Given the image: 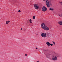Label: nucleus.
<instances>
[{"label":"nucleus","mask_w":62,"mask_h":62,"mask_svg":"<svg viewBox=\"0 0 62 62\" xmlns=\"http://www.w3.org/2000/svg\"><path fill=\"white\" fill-rule=\"evenodd\" d=\"M25 56H27V55L26 54H25Z\"/></svg>","instance_id":"18"},{"label":"nucleus","mask_w":62,"mask_h":62,"mask_svg":"<svg viewBox=\"0 0 62 62\" xmlns=\"http://www.w3.org/2000/svg\"><path fill=\"white\" fill-rule=\"evenodd\" d=\"M47 46H50V43L49 42H48V43H47Z\"/></svg>","instance_id":"10"},{"label":"nucleus","mask_w":62,"mask_h":62,"mask_svg":"<svg viewBox=\"0 0 62 62\" xmlns=\"http://www.w3.org/2000/svg\"><path fill=\"white\" fill-rule=\"evenodd\" d=\"M47 34L45 33H42L41 34V36L42 38H45L46 37Z\"/></svg>","instance_id":"4"},{"label":"nucleus","mask_w":62,"mask_h":62,"mask_svg":"<svg viewBox=\"0 0 62 62\" xmlns=\"http://www.w3.org/2000/svg\"><path fill=\"white\" fill-rule=\"evenodd\" d=\"M49 10H51L52 11H53V10H54V9H53V8H50Z\"/></svg>","instance_id":"12"},{"label":"nucleus","mask_w":62,"mask_h":62,"mask_svg":"<svg viewBox=\"0 0 62 62\" xmlns=\"http://www.w3.org/2000/svg\"><path fill=\"white\" fill-rule=\"evenodd\" d=\"M29 21L30 23H32V20L31 19H30L29 20Z\"/></svg>","instance_id":"13"},{"label":"nucleus","mask_w":62,"mask_h":62,"mask_svg":"<svg viewBox=\"0 0 62 62\" xmlns=\"http://www.w3.org/2000/svg\"><path fill=\"white\" fill-rule=\"evenodd\" d=\"M44 1H45L46 4V5L47 7V8H49L50 7V5H49V1L48 0H43Z\"/></svg>","instance_id":"2"},{"label":"nucleus","mask_w":62,"mask_h":62,"mask_svg":"<svg viewBox=\"0 0 62 62\" xmlns=\"http://www.w3.org/2000/svg\"><path fill=\"white\" fill-rule=\"evenodd\" d=\"M60 3L61 4V5H62V2H60Z\"/></svg>","instance_id":"17"},{"label":"nucleus","mask_w":62,"mask_h":62,"mask_svg":"<svg viewBox=\"0 0 62 62\" xmlns=\"http://www.w3.org/2000/svg\"><path fill=\"white\" fill-rule=\"evenodd\" d=\"M47 8L45 7V6H43V7L42 9V10L43 11H44V12H45V11H46V10H47Z\"/></svg>","instance_id":"6"},{"label":"nucleus","mask_w":62,"mask_h":62,"mask_svg":"<svg viewBox=\"0 0 62 62\" xmlns=\"http://www.w3.org/2000/svg\"><path fill=\"white\" fill-rule=\"evenodd\" d=\"M25 30H24V31H25Z\"/></svg>","instance_id":"24"},{"label":"nucleus","mask_w":62,"mask_h":62,"mask_svg":"<svg viewBox=\"0 0 62 62\" xmlns=\"http://www.w3.org/2000/svg\"><path fill=\"white\" fill-rule=\"evenodd\" d=\"M34 7L36 9H37V10L39 9V6L37 4H35L34 5Z\"/></svg>","instance_id":"3"},{"label":"nucleus","mask_w":62,"mask_h":62,"mask_svg":"<svg viewBox=\"0 0 62 62\" xmlns=\"http://www.w3.org/2000/svg\"><path fill=\"white\" fill-rule=\"evenodd\" d=\"M45 24L44 23H42L41 24V27L42 29H44L46 26Z\"/></svg>","instance_id":"5"},{"label":"nucleus","mask_w":62,"mask_h":62,"mask_svg":"<svg viewBox=\"0 0 62 62\" xmlns=\"http://www.w3.org/2000/svg\"><path fill=\"white\" fill-rule=\"evenodd\" d=\"M10 22V21L9 20L8 21H6V23L7 24H8L9 22Z\"/></svg>","instance_id":"9"},{"label":"nucleus","mask_w":62,"mask_h":62,"mask_svg":"<svg viewBox=\"0 0 62 62\" xmlns=\"http://www.w3.org/2000/svg\"><path fill=\"white\" fill-rule=\"evenodd\" d=\"M37 62H39V61H37Z\"/></svg>","instance_id":"22"},{"label":"nucleus","mask_w":62,"mask_h":62,"mask_svg":"<svg viewBox=\"0 0 62 62\" xmlns=\"http://www.w3.org/2000/svg\"><path fill=\"white\" fill-rule=\"evenodd\" d=\"M47 35H50V33L48 32H47Z\"/></svg>","instance_id":"11"},{"label":"nucleus","mask_w":62,"mask_h":62,"mask_svg":"<svg viewBox=\"0 0 62 62\" xmlns=\"http://www.w3.org/2000/svg\"><path fill=\"white\" fill-rule=\"evenodd\" d=\"M50 45L51 46H53V45L52 44H50Z\"/></svg>","instance_id":"16"},{"label":"nucleus","mask_w":62,"mask_h":62,"mask_svg":"<svg viewBox=\"0 0 62 62\" xmlns=\"http://www.w3.org/2000/svg\"><path fill=\"white\" fill-rule=\"evenodd\" d=\"M46 57L49 59H52L53 60H56L57 59L58 57V54L54 52H53L51 53H47L46 55Z\"/></svg>","instance_id":"1"},{"label":"nucleus","mask_w":62,"mask_h":62,"mask_svg":"<svg viewBox=\"0 0 62 62\" xmlns=\"http://www.w3.org/2000/svg\"><path fill=\"white\" fill-rule=\"evenodd\" d=\"M37 36L38 37V35H37Z\"/></svg>","instance_id":"26"},{"label":"nucleus","mask_w":62,"mask_h":62,"mask_svg":"<svg viewBox=\"0 0 62 62\" xmlns=\"http://www.w3.org/2000/svg\"><path fill=\"white\" fill-rule=\"evenodd\" d=\"M33 19H35V16H33Z\"/></svg>","instance_id":"15"},{"label":"nucleus","mask_w":62,"mask_h":62,"mask_svg":"<svg viewBox=\"0 0 62 62\" xmlns=\"http://www.w3.org/2000/svg\"><path fill=\"white\" fill-rule=\"evenodd\" d=\"M18 12H21V10H19L18 11Z\"/></svg>","instance_id":"19"},{"label":"nucleus","mask_w":62,"mask_h":62,"mask_svg":"<svg viewBox=\"0 0 62 62\" xmlns=\"http://www.w3.org/2000/svg\"><path fill=\"white\" fill-rule=\"evenodd\" d=\"M58 23L60 25H62V21H59L58 22Z\"/></svg>","instance_id":"8"},{"label":"nucleus","mask_w":62,"mask_h":62,"mask_svg":"<svg viewBox=\"0 0 62 62\" xmlns=\"http://www.w3.org/2000/svg\"><path fill=\"white\" fill-rule=\"evenodd\" d=\"M37 35H38V34H37Z\"/></svg>","instance_id":"27"},{"label":"nucleus","mask_w":62,"mask_h":62,"mask_svg":"<svg viewBox=\"0 0 62 62\" xmlns=\"http://www.w3.org/2000/svg\"><path fill=\"white\" fill-rule=\"evenodd\" d=\"M49 28L47 26H46L45 27L44 29L45 30H46V31H48L49 30Z\"/></svg>","instance_id":"7"},{"label":"nucleus","mask_w":62,"mask_h":62,"mask_svg":"<svg viewBox=\"0 0 62 62\" xmlns=\"http://www.w3.org/2000/svg\"><path fill=\"white\" fill-rule=\"evenodd\" d=\"M47 44V43H46V44Z\"/></svg>","instance_id":"25"},{"label":"nucleus","mask_w":62,"mask_h":62,"mask_svg":"<svg viewBox=\"0 0 62 62\" xmlns=\"http://www.w3.org/2000/svg\"><path fill=\"white\" fill-rule=\"evenodd\" d=\"M52 42L53 43V44H54V45H55V43L54 41H52Z\"/></svg>","instance_id":"14"},{"label":"nucleus","mask_w":62,"mask_h":62,"mask_svg":"<svg viewBox=\"0 0 62 62\" xmlns=\"http://www.w3.org/2000/svg\"><path fill=\"white\" fill-rule=\"evenodd\" d=\"M46 43H48V42H46Z\"/></svg>","instance_id":"23"},{"label":"nucleus","mask_w":62,"mask_h":62,"mask_svg":"<svg viewBox=\"0 0 62 62\" xmlns=\"http://www.w3.org/2000/svg\"><path fill=\"white\" fill-rule=\"evenodd\" d=\"M23 30V28H21V30Z\"/></svg>","instance_id":"20"},{"label":"nucleus","mask_w":62,"mask_h":62,"mask_svg":"<svg viewBox=\"0 0 62 62\" xmlns=\"http://www.w3.org/2000/svg\"><path fill=\"white\" fill-rule=\"evenodd\" d=\"M36 49H38V48H36Z\"/></svg>","instance_id":"21"}]
</instances>
